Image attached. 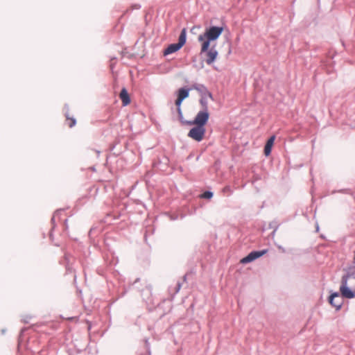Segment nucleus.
Returning a JSON list of instances; mask_svg holds the SVG:
<instances>
[{"mask_svg":"<svg viewBox=\"0 0 355 355\" xmlns=\"http://www.w3.org/2000/svg\"><path fill=\"white\" fill-rule=\"evenodd\" d=\"M200 26H193L191 29V32L192 33H195L194 31L196 29H200Z\"/></svg>","mask_w":355,"mask_h":355,"instance_id":"a211bd4d","label":"nucleus"},{"mask_svg":"<svg viewBox=\"0 0 355 355\" xmlns=\"http://www.w3.org/2000/svg\"><path fill=\"white\" fill-rule=\"evenodd\" d=\"M189 90L184 88H181L178 90V98L184 100L189 96Z\"/></svg>","mask_w":355,"mask_h":355,"instance_id":"ddd939ff","label":"nucleus"},{"mask_svg":"<svg viewBox=\"0 0 355 355\" xmlns=\"http://www.w3.org/2000/svg\"><path fill=\"white\" fill-rule=\"evenodd\" d=\"M187 31L183 28L179 36L178 42L170 44L164 51L165 55L175 53L180 49L186 42Z\"/></svg>","mask_w":355,"mask_h":355,"instance_id":"7ed1b4c3","label":"nucleus"},{"mask_svg":"<svg viewBox=\"0 0 355 355\" xmlns=\"http://www.w3.org/2000/svg\"><path fill=\"white\" fill-rule=\"evenodd\" d=\"M213 196V193L211 191H205L202 195V197L204 198L209 199Z\"/></svg>","mask_w":355,"mask_h":355,"instance_id":"4468645a","label":"nucleus"},{"mask_svg":"<svg viewBox=\"0 0 355 355\" xmlns=\"http://www.w3.org/2000/svg\"><path fill=\"white\" fill-rule=\"evenodd\" d=\"M223 31V27L210 26L206 28L203 34H200L198 40L202 42L201 51H207L209 48L210 42L217 40Z\"/></svg>","mask_w":355,"mask_h":355,"instance_id":"f03ea898","label":"nucleus"},{"mask_svg":"<svg viewBox=\"0 0 355 355\" xmlns=\"http://www.w3.org/2000/svg\"><path fill=\"white\" fill-rule=\"evenodd\" d=\"M201 53H205V55H206V59H205V62L207 64H212L215 60L216 59L217 56H218V51L214 49V48H211L210 49H207V51H200Z\"/></svg>","mask_w":355,"mask_h":355,"instance_id":"6e6552de","label":"nucleus"},{"mask_svg":"<svg viewBox=\"0 0 355 355\" xmlns=\"http://www.w3.org/2000/svg\"><path fill=\"white\" fill-rule=\"evenodd\" d=\"M210 98L208 95H201V98L199 101L201 105V110H208V99Z\"/></svg>","mask_w":355,"mask_h":355,"instance_id":"f8f14e48","label":"nucleus"},{"mask_svg":"<svg viewBox=\"0 0 355 355\" xmlns=\"http://www.w3.org/2000/svg\"><path fill=\"white\" fill-rule=\"evenodd\" d=\"M205 132L206 130L205 127L195 125V126L189 130L188 137L196 141H201L205 137Z\"/></svg>","mask_w":355,"mask_h":355,"instance_id":"39448f33","label":"nucleus"},{"mask_svg":"<svg viewBox=\"0 0 355 355\" xmlns=\"http://www.w3.org/2000/svg\"><path fill=\"white\" fill-rule=\"evenodd\" d=\"M71 122L69 123V126L70 128H72L76 124V119H70Z\"/></svg>","mask_w":355,"mask_h":355,"instance_id":"f3484780","label":"nucleus"},{"mask_svg":"<svg viewBox=\"0 0 355 355\" xmlns=\"http://www.w3.org/2000/svg\"><path fill=\"white\" fill-rule=\"evenodd\" d=\"M178 289L179 290V289H180V284H178Z\"/></svg>","mask_w":355,"mask_h":355,"instance_id":"6ab92c4d","label":"nucleus"},{"mask_svg":"<svg viewBox=\"0 0 355 355\" xmlns=\"http://www.w3.org/2000/svg\"><path fill=\"white\" fill-rule=\"evenodd\" d=\"M192 89L200 92L201 95H208L210 99H213L212 94L207 89V88L203 85L195 84L192 86Z\"/></svg>","mask_w":355,"mask_h":355,"instance_id":"1a4fd4ad","label":"nucleus"},{"mask_svg":"<svg viewBox=\"0 0 355 355\" xmlns=\"http://www.w3.org/2000/svg\"><path fill=\"white\" fill-rule=\"evenodd\" d=\"M340 292L347 299L355 297V267L349 268L341 279Z\"/></svg>","mask_w":355,"mask_h":355,"instance_id":"f257e3e1","label":"nucleus"},{"mask_svg":"<svg viewBox=\"0 0 355 355\" xmlns=\"http://www.w3.org/2000/svg\"><path fill=\"white\" fill-rule=\"evenodd\" d=\"M275 137L272 136L267 141L264 147V153L266 156H268L271 153L272 146L274 144Z\"/></svg>","mask_w":355,"mask_h":355,"instance_id":"9b49d317","label":"nucleus"},{"mask_svg":"<svg viewBox=\"0 0 355 355\" xmlns=\"http://www.w3.org/2000/svg\"><path fill=\"white\" fill-rule=\"evenodd\" d=\"M119 96L124 106L128 105L130 103V99L125 88H123L121 89Z\"/></svg>","mask_w":355,"mask_h":355,"instance_id":"9d476101","label":"nucleus"},{"mask_svg":"<svg viewBox=\"0 0 355 355\" xmlns=\"http://www.w3.org/2000/svg\"><path fill=\"white\" fill-rule=\"evenodd\" d=\"M177 112L178 113L180 119L182 120V112L181 108L180 107H177Z\"/></svg>","mask_w":355,"mask_h":355,"instance_id":"dca6fc26","label":"nucleus"},{"mask_svg":"<svg viewBox=\"0 0 355 355\" xmlns=\"http://www.w3.org/2000/svg\"><path fill=\"white\" fill-rule=\"evenodd\" d=\"M183 100L179 98H177L176 101H175V105L178 107H180V105H181V103L182 102Z\"/></svg>","mask_w":355,"mask_h":355,"instance_id":"2eb2a0df","label":"nucleus"},{"mask_svg":"<svg viewBox=\"0 0 355 355\" xmlns=\"http://www.w3.org/2000/svg\"><path fill=\"white\" fill-rule=\"evenodd\" d=\"M266 252H267L266 250H263L261 251H252L249 254H248L246 257L243 258L241 260V263L245 264V263L252 262V261H254L255 259L259 258L260 257L263 256Z\"/></svg>","mask_w":355,"mask_h":355,"instance_id":"423d86ee","label":"nucleus"},{"mask_svg":"<svg viewBox=\"0 0 355 355\" xmlns=\"http://www.w3.org/2000/svg\"><path fill=\"white\" fill-rule=\"evenodd\" d=\"M329 302L336 310H339L343 304L342 297L338 292L334 293L330 295Z\"/></svg>","mask_w":355,"mask_h":355,"instance_id":"0eeeda50","label":"nucleus"},{"mask_svg":"<svg viewBox=\"0 0 355 355\" xmlns=\"http://www.w3.org/2000/svg\"><path fill=\"white\" fill-rule=\"evenodd\" d=\"M209 117V110H200L193 121H187L189 125H198L205 127Z\"/></svg>","mask_w":355,"mask_h":355,"instance_id":"20e7f679","label":"nucleus"},{"mask_svg":"<svg viewBox=\"0 0 355 355\" xmlns=\"http://www.w3.org/2000/svg\"><path fill=\"white\" fill-rule=\"evenodd\" d=\"M354 262H355V250H354Z\"/></svg>","mask_w":355,"mask_h":355,"instance_id":"aec40b11","label":"nucleus"}]
</instances>
